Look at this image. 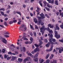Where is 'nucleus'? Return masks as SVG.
Instances as JSON below:
<instances>
[{"instance_id":"obj_1","label":"nucleus","mask_w":63,"mask_h":63,"mask_svg":"<svg viewBox=\"0 0 63 63\" xmlns=\"http://www.w3.org/2000/svg\"><path fill=\"white\" fill-rule=\"evenodd\" d=\"M0 40H1V42L3 43H4L5 44H7V40L5 39V38H3L2 37L0 36Z\"/></svg>"},{"instance_id":"obj_2","label":"nucleus","mask_w":63,"mask_h":63,"mask_svg":"<svg viewBox=\"0 0 63 63\" xmlns=\"http://www.w3.org/2000/svg\"><path fill=\"white\" fill-rule=\"evenodd\" d=\"M40 50L39 48L37 47L35 49L34 51H32V54H34L35 53H36L37 51H39Z\"/></svg>"},{"instance_id":"obj_3","label":"nucleus","mask_w":63,"mask_h":63,"mask_svg":"<svg viewBox=\"0 0 63 63\" xmlns=\"http://www.w3.org/2000/svg\"><path fill=\"white\" fill-rule=\"evenodd\" d=\"M51 47L50 48V49H47L46 50L47 51H48V52H50V51H51V50H52V48H53V45H52L51 46Z\"/></svg>"},{"instance_id":"obj_4","label":"nucleus","mask_w":63,"mask_h":63,"mask_svg":"<svg viewBox=\"0 0 63 63\" xmlns=\"http://www.w3.org/2000/svg\"><path fill=\"white\" fill-rule=\"evenodd\" d=\"M23 27H24V29L23 30H22V29H21V30L23 31H25L26 30V27H25V25H22L21 26V27L22 28H23Z\"/></svg>"},{"instance_id":"obj_5","label":"nucleus","mask_w":63,"mask_h":63,"mask_svg":"<svg viewBox=\"0 0 63 63\" xmlns=\"http://www.w3.org/2000/svg\"><path fill=\"white\" fill-rule=\"evenodd\" d=\"M59 12L60 13L59 15L61 16L62 17H63V13L62 12V10H59Z\"/></svg>"},{"instance_id":"obj_6","label":"nucleus","mask_w":63,"mask_h":63,"mask_svg":"<svg viewBox=\"0 0 63 63\" xmlns=\"http://www.w3.org/2000/svg\"><path fill=\"white\" fill-rule=\"evenodd\" d=\"M48 36H49V39H52L53 38V35H52V34L48 33Z\"/></svg>"},{"instance_id":"obj_7","label":"nucleus","mask_w":63,"mask_h":63,"mask_svg":"<svg viewBox=\"0 0 63 63\" xmlns=\"http://www.w3.org/2000/svg\"><path fill=\"white\" fill-rule=\"evenodd\" d=\"M39 61L40 62L39 63H42L44 61V59L40 58L39 59Z\"/></svg>"},{"instance_id":"obj_8","label":"nucleus","mask_w":63,"mask_h":63,"mask_svg":"<svg viewBox=\"0 0 63 63\" xmlns=\"http://www.w3.org/2000/svg\"><path fill=\"white\" fill-rule=\"evenodd\" d=\"M50 42H48L47 44L45 46L47 47H49V46H50Z\"/></svg>"},{"instance_id":"obj_9","label":"nucleus","mask_w":63,"mask_h":63,"mask_svg":"<svg viewBox=\"0 0 63 63\" xmlns=\"http://www.w3.org/2000/svg\"><path fill=\"white\" fill-rule=\"evenodd\" d=\"M16 57H14L13 56L12 57V58L11 60L12 61H14L16 59Z\"/></svg>"},{"instance_id":"obj_10","label":"nucleus","mask_w":63,"mask_h":63,"mask_svg":"<svg viewBox=\"0 0 63 63\" xmlns=\"http://www.w3.org/2000/svg\"><path fill=\"white\" fill-rule=\"evenodd\" d=\"M56 28L58 30H59V28L58 26V25L57 24H56L55 25Z\"/></svg>"},{"instance_id":"obj_11","label":"nucleus","mask_w":63,"mask_h":63,"mask_svg":"<svg viewBox=\"0 0 63 63\" xmlns=\"http://www.w3.org/2000/svg\"><path fill=\"white\" fill-rule=\"evenodd\" d=\"M55 37L57 39H59V38H60V34H58L56 35Z\"/></svg>"},{"instance_id":"obj_12","label":"nucleus","mask_w":63,"mask_h":63,"mask_svg":"<svg viewBox=\"0 0 63 63\" xmlns=\"http://www.w3.org/2000/svg\"><path fill=\"white\" fill-rule=\"evenodd\" d=\"M39 42H40L39 44V46H41L43 44V42L42 41V40L41 39L39 40Z\"/></svg>"},{"instance_id":"obj_13","label":"nucleus","mask_w":63,"mask_h":63,"mask_svg":"<svg viewBox=\"0 0 63 63\" xmlns=\"http://www.w3.org/2000/svg\"><path fill=\"white\" fill-rule=\"evenodd\" d=\"M34 22H35V23H37L38 22V20L36 18H34Z\"/></svg>"},{"instance_id":"obj_14","label":"nucleus","mask_w":63,"mask_h":63,"mask_svg":"<svg viewBox=\"0 0 63 63\" xmlns=\"http://www.w3.org/2000/svg\"><path fill=\"white\" fill-rule=\"evenodd\" d=\"M43 3L44 4V7H46V5H47V2L46 1H44L43 2Z\"/></svg>"},{"instance_id":"obj_15","label":"nucleus","mask_w":63,"mask_h":63,"mask_svg":"<svg viewBox=\"0 0 63 63\" xmlns=\"http://www.w3.org/2000/svg\"><path fill=\"white\" fill-rule=\"evenodd\" d=\"M27 59L28 61H30L31 60V58H30V57H27Z\"/></svg>"},{"instance_id":"obj_16","label":"nucleus","mask_w":63,"mask_h":63,"mask_svg":"<svg viewBox=\"0 0 63 63\" xmlns=\"http://www.w3.org/2000/svg\"><path fill=\"white\" fill-rule=\"evenodd\" d=\"M54 33H55V37L58 35V33H57V31H54Z\"/></svg>"},{"instance_id":"obj_17","label":"nucleus","mask_w":63,"mask_h":63,"mask_svg":"<svg viewBox=\"0 0 63 63\" xmlns=\"http://www.w3.org/2000/svg\"><path fill=\"white\" fill-rule=\"evenodd\" d=\"M30 40L31 41V42H30V43H33V38L31 37L30 38Z\"/></svg>"},{"instance_id":"obj_18","label":"nucleus","mask_w":63,"mask_h":63,"mask_svg":"<svg viewBox=\"0 0 63 63\" xmlns=\"http://www.w3.org/2000/svg\"><path fill=\"white\" fill-rule=\"evenodd\" d=\"M28 55H30V56H31V57H33V55H32V54L30 53H28Z\"/></svg>"},{"instance_id":"obj_19","label":"nucleus","mask_w":63,"mask_h":63,"mask_svg":"<svg viewBox=\"0 0 63 63\" xmlns=\"http://www.w3.org/2000/svg\"><path fill=\"white\" fill-rule=\"evenodd\" d=\"M53 56H54V55L52 54L51 56H50L49 57L50 59H52V58L53 57Z\"/></svg>"},{"instance_id":"obj_20","label":"nucleus","mask_w":63,"mask_h":63,"mask_svg":"<svg viewBox=\"0 0 63 63\" xmlns=\"http://www.w3.org/2000/svg\"><path fill=\"white\" fill-rule=\"evenodd\" d=\"M18 60L19 62H20V63H21V62H22V59H20L19 58L18 59Z\"/></svg>"},{"instance_id":"obj_21","label":"nucleus","mask_w":63,"mask_h":63,"mask_svg":"<svg viewBox=\"0 0 63 63\" xmlns=\"http://www.w3.org/2000/svg\"><path fill=\"white\" fill-rule=\"evenodd\" d=\"M16 13L17 14L19 15L20 16H21V13L20 12L16 11Z\"/></svg>"},{"instance_id":"obj_22","label":"nucleus","mask_w":63,"mask_h":63,"mask_svg":"<svg viewBox=\"0 0 63 63\" xmlns=\"http://www.w3.org/2000/svg\"><path fill=\"white\" fill-rule=\"evenodd\" d=\"M45 28V26H43L42 27L40 28L41 31H42V30H43Z\"/></svg>"},{"instance_id":"obj_23","label":"nucleus","mask_w":63,"mask_h":63,"mask_svg":"<svg viewBox=\"0 0 63 63\" xmlns=\"http://www.w3.org/2000/svg\"><path fill=\"white\" fill-rule=\"evenodd\" d=\"M30 25L31 28V29H32V30H34V28H33V26L31 25V24H30Z\"/></svg>"},{"instance_id":"obj_24","label":"nucleus","mask_w":63,"mask_h":63,"mask_svg":"<svg viewBox=\"0 0 63 63\" xmlns=\"http://www.w3.org/2000/svg\"><path fill=\"white\" fill-rule=\"evenodd\" d=\"M5 11V9L4 8H1V9H0V11Z\"/></svg>"},{"instance_id":"obj_25","label":"nucleus","mask_w":63,"mask_h":63,"mask_svg":"<svg viewBox=\"0 0 63 63\" xmlns=\"http://www.w3.org/2000/svg\"><path fill=\"white\" fill-rule=\"evenodd\" d=\"M32 43V42H25V44L27 45L28 44L30 45V44H31Z\"/></svg>"},{"instance_id":"obj_26","label":"nucleus","mask_w":63,"mask_h":63,"mask_svg":"<svg viewBox=\"0 0 63 63\" xmlns=\"http://www.w3.org/2000/svg\"><path fill=\"white\" fill-rule=\"evenodd\" d=\"M62 51H63V48H62L61 49L59 50V53H61L62 52Z\"/></svg>"},{"instance_id":"obj_27","label":"nucleus","mask_w":63,"mask_h":63,"mask_svg":"<svg viewBox=\"0 0 63 63\" xmlns=\"http://www.w3.org/2000/svg\"><path fill=\"white\" fill-rule=\"evenodd\" d=\"M41 19H43L45 18V15L41 16Z\"/></svg>"},{"instance_id":"obj_28","label":"nucleus","mask_w":63,"mask_h":63,"mask_svg":"<svg viewBox=\"0 0 63 63\" xmlns=\"http://www.w3.org/2000/svg\"><path fill=\"white\" fill-rule=\"evenodd\" d=\"M41 21H37V24L38 25H40V24L41 23Z\"/></svg>"},{"instance_id":"obj_29","label":"nucleus","mask_w":63,"mask_h":63,"mask_svg":"<svg viewBox=\"0 0 63 63\" xmlns=\"http://www.w3.org/2000/svg\"><path fill=\"white\" fill-rule=\"evenodd\" d=\"M49 56V54H48L47 56H46L45 58L46 59H47L48 58V57Z\"/></svg>"},{"instance_id":"obj_30","label":"nucleus","mask_w":63,"mask_h":63,"mask_svg":"<svg viewBox=\"0 0 63 63\" xmlns=\"http://www.w3.org/2000/svg\"><path fill=\"white\" fill-rule=\"evenodd\" d=\"M34 61L35 62H37L38 61V58H36L34 59Z\"/></svg>"},{"instance_id":"obj_31","label":"nucleus","mask_w":63,"mask_h":63,"mask_svg":"<svg viewBox=\"0 0 63 63\" xmlns=\"http://www.w3.org/2000/svg\"><path fill=\"white\" fill-rule=\"evenodd\" d=\"M9 57V55H7L6 54H5L4 56V58H7Z\"/></svg>"},{"instance_id":"obj_32","label":"nucleus","mask_w":63,"mask_h":63,"mask_svg":"<svg viewBox=\"0 0 63 63\" xmlns=\"http://www.w3.org/2000/svg\"><path fill=\"white\" fill-rule=\"evenodd\" d=\"M3 35L4 36V37H6V38H8L9 37V35L4 34Z\"/></svg>"},{"instance_id":"obj_33","label":"nucleus","mask_w":63,"mask_h":63,"mask_svg":"<svg viewBox=\"0 0 63 63\" xmlns=\"http://www.w3.org/2000/svg\"><path fill=\"white\" fill-rule=\"evenodd\" d=\"M39 54V52H37L36 54L35 55V57H38V56Z\"/></svg>"},{"instance_id":"obj_34","label":"nucleus","mask_w":63,"mask_h":63,"mask_svg":"<svg viewBox=\"0 0 63 63\" xmlns=\"http://www.w3.org/2000/svg\"><path fill=\"white\" fill-rule=\"evenodd\" d=\"M34 46H35L36 47H39V45H37L36 44H34Z\"/></svg>"},{"instance_id":"obj_35","label":"nucleus","mask_w":63,"mask_h":63,"mask_svg":"<svg viewBox=\"0 0 63 63\" xmlns=\"http://www.w3.org/2000/svg\"><path fill=\"white\" fill-rule=\"evenodd\" d=\"M41 19V16H39L38 17V21H42V20Z\"/></svg>"},{"instance_id":"obj_36","label":"nucleus","mask_w":63,"mask_h":63,"mask_svg":"<svg viewBox=\"0 0 63 63\" xmlns=\"http://www.w3.org/2000/svg\"><path fill=\"white\" fill-rule=\"evenodd\" d=\"M51 63H56V60H53V62H51Z\"/></svg>"},{"instance_id":"obj_37","label":"nucleus","mask_w":63,"mask_h":63,"mask_svg":"<svg viewBox=\"0 0 63 63\" xmlns=\"http://www.w3.org/2000/svg\"><path fill=\"white\" fill-rule=\"evenodd\" d=\"M60 27L62 29H63V22L62 23V25H60Z\"/></svg>"},{"instance_id":"obj_38","label":"nucleus","mask_w":63,"mask_h":63,"mask_svg":"<svg viewBox=\"0 0 63 63\" xmlns=\"http://www.w3.org/2000/svg\"><path fill=\"white\" fill-rule=\"evenodd\" d=\"M33 34L34 36H35V37H36V32H34L33 33Z\"/></svg>"},{"instance_id":"obj_39","label":"nucleus","mask_w":63,"mask_h":63,"mask_svg":"<svg viewBox=\"0 0 63 63\" xmlns=\"http://www.w3.org/2000/svg\"><path fill=\"white\" fill-rule=\"evenodd\" d=\"M55 4L56 5H58V3L57 1L56 0H55Z\"/></svg>"},{"instance_id":"obj_40","label":"nucleus","mask_w":63,"mask_h":63,"mask_svg":"<svg viewBox=\"0 0 63 63\" xmlns=\"http://www.w3.org/2000/svg\"><path fill=\"white\" fill-rule=\"evenodd\" d=\"M49 61H50V60H49L47 59L46 61V63H49Z\"/></svg>"},{"instance_id":"obj_41","label":"nucleus","mask_w":63,"mask_h":63,"mask_svg":"<svg viewBox=\"0 0 63 63\" xmlns=\"http://www.w3.org/2000/svg\"><path fill=\"white\" fill-rule=\"evenodd\" d=\"M0 13L2 16H4V13L3 12V11H0Z\"/></svg>"},{"instance_id":"obj_42","label":"nucleus","mask_w":63,"mask_h":63,"mask_svg":"<svg viewBox=\"0 0 63 63\" xmlns=\"http://www.w3.org/2000/svg\"><path fill=\"white\" fill-rule=\"evenodd\" d=\"M45 8L48 11H50V9H49L47 7H45Z\"/></svg>"},{"instance_id":"obj_43","label":"nucleus","mask_w":63,"mask_h":63,"mask_svg":"<svg viewBox=\"0 0 63 63\" xmlns=\"http://www.w3.org/2000/svg\"><path fill=\"white\" fill-rule=\"evenodd\" d=\"M46 30H47V31H50V29L49 27H48L47 28H46Z\"/></svg>"},{"instance_id":"obj_44","label":"nucleus","mask_w":63,"mask_h":63,"mask_svg":"<svg viewBox=\"0 0 63 63\" xmlns=\"http://www.w3.org/2000/svg\"><path fill=\"white\" fill-rule=\"evenodd\" d=\"M49 31V33H50L49 34H52V33H53V32H52V30H51V31Z\"/></svg>"},{"instance_id":"obj_45","label":"nucleus","mask_w":63,"mask_h":63,"mask_svg":"<svg viewBox=\"0 0 63 63\" xmlns=\"http://www.w3.org/2000/svg\"><path fill=\"white\" fill-rule=\"evenodd\" d=\"M45 16H47V17L48 18H49V16L47 15L46 14H45Z\"/></svg>"},{"instance_id":"obj_46","label":"nucleus","mask_w":63,"mask_h":63,"mask_svg":"<svg viewBox=\"0 0 63 63\" xmlns=\"http://www.w3.org/2000/svg\"><path fill=\"white\" fill-rule=\"evenodd\" d=\"M35 29H38V28H39L38 27V26H37V25H35Z\"/></svg>"},{"instance_id":"obj_47","label":"nucleus","mask_w":63,"mask_h":63,"mask_svg":"<svg viewBox=\"0 0 63 63\" xmlns=\"http://www.w3.org/2000/svg\"><path fill=\"white\" fill-rule=\"evenodd\" d=\"M23 51L24 52H25L26 51V48H25V47H23Z\"/></svg>"},{"instance_id":"obj_48","label":"nucleus","mask_w":63,"mask_h":63,"mask_svg":"<svg viewBox=\"0 0 63 63\" xmlns=\"http://www.w3.org/2000/svg\"><path fill=\"white\" fill-rule=\"evenodd\" d=\"M13 21L14 23H16V22H17V21L16 20H13Z\"/></svg>"},{"instance_id":"obj_49","label":"nucleus","mask_w":63,"mask_h":63,"mask_svg":"<svg viewBox=\"0 0 63 63\" xmlns=\"http://www.w3.org/2000/svg\"><path fill=\"white\" fill-rule=\"evenodd\" d=\"M14 23V22L12 21H11L9 22V24H13Z\"/></svg>"},{"instance_id":"obj_50","label":"nucleus","mask_w":63,"mask_h":63,"mask_svg":"<svg viewBox=\"0 0 63 63\" xmlns=\"http://www.w3.org/2000/svg\"><path fill=\"white\" fill-rule=\"evenodd\" d=\"M12 46L13 47H14V48H16V47H15V45H13V44H12L10 46L11 47H12Z\"/></svg>"},{"instance_id":"obj_51","label":"nucleus","mask_w":63,"mask_h":63,"mask_svg":"<svg viewBox=\"0 0 63 63\" xmlns=\"http://www.w3.org/2000/svg\"><path fill=\"white\" fill-rule=\"evenodd\" d=\"M4 24L5 25V26H7V25H8V24H7V22H5L4 23Z\"/></svg>"},{"instance_id":"obj_52","label":"nucleus","mask_w":63,"mask_h":63,"mask_svg":"<svg viewBox=\"0 0 63 63\" xmlns=\"http://www.w3.org/2000/svg\"><path fill=\"white\" fill-rule=\"evenodd\" d=\"M8 54L12 55V53L11 52H8Z\"/></svg>"},{"instance_id":"obj_53","label":"nucleus","mask_w":63,"mask_h":63,"mask_svg":"<svg viewBox=\"0 0 63 63\" xmlns=\"http://www.w3.org/2000/svg\"><path fill=\"white\" fill-rule=\"evenodd\" d=\"M59 41L60 42H61V43H63V39H62V40H59Z\"/></svg>"},{"instance_id":"obj_54","label":"nucleus","mask_w":63,"mask_h":63,"mask_svg":"<svg viewBox=\"0 0 63 63\" xmlns=\"http://www.w3.org/2000/svg\"><path fill=\"white\" fill-rule=\"evenodd\" d=\"M27 61V58L26 59H25L24 61L25 63H26V61Z\"/></svg>"},{"instance_id":"obj_55","label":"nucleus","mask_w":63,"mask_h":63,"mask_svg":"<svg viewBox=\"0 0 63 63\" xmlns=\"http://www.w3.org/2000/svg\"><path fill=\"white\" fill-rule=\"evenodd\" d=\"M44 14H43V13H41V14H40L39 15V16H44Z\"/></svg>"},{"instance_id":"obj_56","label":"nucleus","mask_w":63,"mask_h":63,"mask_svg":"<svg viewBox=\"0 0 63 63\" xmlns=\"http://www.w3.org/2000/svg\"><path fill=\"white\" fill-rule=\"evenodd\" d=\"M47 6L48 7V8H50V5H49V4L47 3Z\"/></svg>"},{"instance_id":"obj_57","label":"nucleus","mask_w":63,"mask_h":63,"mask_svg":"<svg viewBox=\"0 0 63 63\" xmlns=\"http://www.w3.org/2000/svg\"><path fill=\"white\" fill-rule=\"evenodd\" d=\"M54 2V0H52V1H51V2L50 3H51V4H53Z\"/></svg>"},{"instance_id":"obj_58","label":"nucleus","mask_w":63,"mask_h":63,"mask_svg":"<svg viewBox=\"0 0 63 63\" xmlns=\"http://www.w3.org/2000/svg\"><path fill=\"white\" fill-rule=\"evenodd\" d=\"M20 50L22 52L23 51V48L22 47H21L20 48Z\"/></svg>"},{"instance_id":"obj_59","label":"nucleus","mask_w":63,"mask_h":63,"mask_svg":"<svg viewBox=\"0 0 63 63\" xmlns=\"http://www.w3.org/2000/svg\"><path fill=\"white\" fill-rule=\"evenodd\" d=\"M0 26L1 27H2V28H5V27L4 26L2 25H0Z\"/></svg>"},{"instance_id":"obj_60","label":"nucleus","mask_w":63,"mask_h":63,"mask_svg":"<svg viewBox=\"0 0 63 63\" xmlns=\"http://www.w3.org/2000/svg\"><path fill=\"white\" fill-rule=\"evenodd\" d=\"M2 52L3 53H5V49H3L2 51Z\"/></svg>"},{"instance_id":"obj_61","label":"nucleus","mask_w":63,"mask_h":63,"mask_svg":"<svg viewBox=\"0 0 63 63\" xmlns=\"http://www.w3.org/2000/svg\"><path fill=\"white\" fill-rule=\"evenodd\" d=\"M30 15H31V16H33V14L32 13H30Z\"/></svg>"},{"instance_id":"obj_62","label":"nucleus","mask_w":63,"mask_h":63,"mask_svg":"<svg viewBox=\"0 0 63 63\" xmlns=\"http://www.w3.org/2000/svg\"><path fill=\"white\" fill-rule=\"evenodd\" d=\"M41 25H43L44 24V23H43V22H41Z\"/></svg>"},{"instance_id":"obj_63","label":"nucleus","mask_w":63,"mask_h":63,"mask_svg":"<svg viewBox=\"0 0 63 63\" xmlns=\"http://www.w3.org/2000/svg\"><path fill=\"white\" fill-rule=\"evenodd\" d=\"M44 41L46 42V43H47V39H44Z\"/></svg>"},{"instance_id":"obj_64","label":"nucleus","mask_w":63,"mask_h":63,"mask_svg":"<svg viewBox=\"0 0 63 63\" xmlns=\"http://www.w3.org/2000/svg\"><path fill=\"white\" fill-rule=\"evenodd\" d=\"M21 22V21H19L18 22V24L19 25H20V22Z\"/></svg>"}]
</instances>
